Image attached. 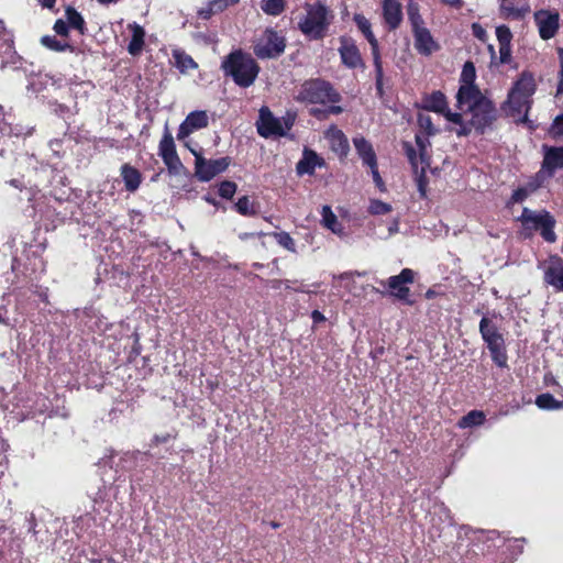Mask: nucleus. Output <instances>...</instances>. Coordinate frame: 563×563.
I'll list each match as a JSON object with an SVG mask.
<instances>
[{
    "label": "nucleus",
    "instance_id": "obj_49",
    "mask_svg": "<svg viewBox=\"0 0 563 563\" xmlns=\"http://www.w3.org/2000/svg\"><path fill=\"white\" fill-rule=\"evenodd\" d=\"M236 191V185L233 181H223L219 187V195L222 198L230 199Z\"/></svg>",
    "mask_w": 563,
    "mask_h": 563
},
{
    "label": "nucleus",
    "instance_id": "obj_15",
    "mask_svg": "<svg viewBox=\"0 0 563 563\" xmlns=\"http://www.w3.org/2000/svg\"><path fill=\"white\" fill-rule=\"evenodd\" d=\"M413 279L415 272L410 268H404L398 275L390 276L386 282H380V284L389 288L390 295L406 300L410 292L408 284H412Z\"/></svg>",
    "mask_w": 563,
    "mask_h": 563
},
{
    "label": "nucleus",
    "instance_id": "obj_17",
    "mask_svg": "<svg viewBox=\"0 0 563 563\" xmlns=\"http://www.w3.org/2000/svg\"><path fill=\"white\" fill-rule=\"evenodd\" d=\"M159 155L170 173H178L183 164L176 153L173 136L166 133L159 142Z\"/></svg>",
    "mask_w": 563,
    "mask_h": 563
},
{
    "label": "nucleus",
    "instance_id": "obj_53",
    "mask_svg": "<svg viewBox=\"0 0 563 563\" xmlns=\"http://www.w3.org/2000/svg\"><path fill=\"white\" fill-rule=\"evenodd\" d=\"M373 176V180L375 185L379 188L380 191L385 190V184L379 175L377 163H375L373 166H368Z\"/></svg>",
    "mask_w": 563,
    "mask_h": 563
},
{
    "label": "nucleus",
    "instance_id": "obj_34",
    "mask_svg": "<svg viewBox=\"0 0 563 563\" xmlns=\"http://www.w3.org/2000/svg\"><path fill=\"white\" fill-rule=\"evenodd\" d=\"M65 21L68 23L69 27L78 31L80 35H82L86 31V23L84 18L79 12H77L73 7H67L65 10Z\"/></svg>",
    "mask_w": 563,
    "mask_h": 563
},
{
    "label": "nucleus",
    "instance_id": "obj_4",
    "mask_svg": "<svg viewBox=\"0 0 563 563\" xmlns=\"http://www.w3.org/2000/svg\"><path fill=\"white\" fill-rule=\"evenodd\" d=\"M422 108L428 111H433L443 114L444 118L456 125L452 129L459 136H465L470 134V126L463 123L462 113L452 112L448 108L445 96L441 91H433L427 95L422 99Z\"/></svg>",
    "mask_w": 563,
    "mask_h": 563
},
{
    "label": "nucleus",
    "instance_id": "obj_58",
    "mask_svg": "<svg viewBox=\"0 0 563 563\" xmlns=\"http://www.w3.org/2000/svg\"><path fill=\"white\" fill-rule=\"evenodd\" d=\"M218 11L213 10V7L211 4V1H209L207 8H202L199 10L198 14L201 19H209L213 13H217Z\"/></svg>",
    "mask_w": 563,
    "mask_h": 563
},
{
    "label": "nucleus",
    "instance_id": "obj_22",
    "mask_svg": "<svg viewBox=\"0 0 563 563\" xmlns=\"http://www.w3.org/2000/svg\"><path fill=\"white\" fill-rule=\"evenodd\" d=\"M325 165V161L318 155L314 151L305 148L301 159L296 165V172L299 176L312 175L316 168H321Z\"/></svg>",
    "mask_w": 563,
    "mask_h": 563
},
{
    "label": "nucleus",
    "instance_id": "obj_28",
    "mask_svg": "<svg viewBox=\"0 0 563 563\" xmlns=\"http://www.w3.org/2000/svg\"><path fill=\"white\" fill-rule=\"evenodd\" d=\"M321 224L338 236L344 235V228L333 213L330 206H323L321 210Z\"/></svg>",
    "mask_w": 563,
    "mask_h": 563
},
{
    "label": "nucleus",
    "instance_id": "obj_41",
    "mask_svg": "<svg viewBox=\"0 0 563 563\" xmlns=\"http://www.w3.org/2000/svg\"><path fill=\"white\" fill-rule=\"evenodd\" d=\"M235 209L242 216H254L256 213L255 206L247 196L239 198Z\"/></svg>",
    "mask_w": 563,
    "mask_h": 563
},
{
    "label": "nucleus",
    "instance_id": "obj_46",
    "mask_svg": "<svg viewBox=\"0 0 563 563\" xmlns=\"http://www.w3.org/2000/svg\"><path fill=\"white\" fill-rule=\"evenodd\" d=\"M475 80V67L472 63H465L462 75H461V85H474Z\"/></svg>",
    "mask_w": 563,
    "mask_h": 563
},
{
    "label": "nucleus",
    "instance_id": "obj_9",
    "mask_svg": "<svg viewBox=\"0 0 563 563\" xmlns=\"http://www.w3.org/2000/svg\"><path fill=\"white\" fill-rule=\"evenodd\" d=\"M190 152L195 156V175L200 181L211 180L214 176L224 172L230 165L229 157L208 161L194 148H190Z\"/></svg>",
    "mask_w": 563,
    "mask_h": 563
},
{
    "label": "nucleus",
    "instance_id": "obj_16",
    "mask_svg": "<svg viewBox=\"0 0 563 563\" xmlns=\"http://www.w3.org/2000/svg\"><path fill=\"white\" fill-rule=\"evenodd\" d=\"M339 54L342 64L351 69L364 68V62L361 52L352 37L341 36Z\"/></svg>",
    "mask_w": 563,
    "mask_h": 563
},
{
    "label": "nucleus",
    "instance_id": "obj_6",
    "mask_svg": "<svg viewBox=\"0 0 563 563\" xmlns=\"http://www.w3.org/2000/svg\"><path fill=\"white\" fill-rule=\"evenodd\" d=\"M295 114L287 113L285 117L277 118L272 111L263 107L260 110V117L256 122L257 132L263 137L284 136L292 128Z\"/></svg>",
    "mask_w": 563,
    "mask_h": 563
},
{
    "label": "nucleus",
    "instance_id": "obj_60",
    "mask_svg": "<svg viewBox=\"0 0 563 563\" xmlns=\"http://www.w3.org/2000/svg\"><path fill=\"white\" fill-rule=\"evenodd\" d=\"M440 1L443 4H446V5H450V7H454L456 9H460L463 5V0H440Z\"/></svg>",
    "mask_w": 563,
    "mask_h": 563
},
{
    "label": "nucleus",
    "instance_id": "obj_8",
    "mask_svg": "<svg viewBox=\"0 0 563 563\" xmlns=\"http://www.w3.org/2000/svg\"><path fill=\"white\" fill-rule=\"evenodd\" d=\"M284 36L276 31L267 29L255 42L254 54L261 59L276 58L285 51Z\"/></svg>",
    "mask_w": 563,
    "mask_h": 563
},
{
    "label": "nucleus",
    "instance_id": "obj_36",
    "mask_svg": "<svg viewBox=\"0 0 563 563\" xmlns=\"http://www.w3.org/2000/svg\"><path fill=\"white\" fill-rule=\"evenodd\" d=\"M41 43L43 46L54 52L73 51L71 45L66 38H56V36L53 35L43 36Z\"/></svg>",
    "mask_w": 563,
    "mask_h": 563
},
{
    "label": "nucleus",
    "instance_id": "obj_14",
    "mask_svg": "<svg viewBox=\"0 0 563 563\" xmlns=\"http://www.w3.org/2000/svg\"><path fill=\"white\" fill-rule=\"evenodd\" d=\"M20 60V56L13 48L12 36L0 20V68H18L21 64Z\"/></svg>",
    "mask_w": 563,
    "mask_h": 563
},
{
    "label": "nucleus",
    "instance_id": "obj_63",
    "mask_svg": "<svg viewBox=\"0 0 563 563\" xmlns=\"http://www.w3.org/2000/svg\"><path fill=\"white\" fill-rule=\"evenodd\" d=\"M37 1L40 2V4L43 8H46V9H49V10L54 9L55 2H56V0H37Z\"/></svg>",
    "mask_w": 563,
    "mask_h": 563
},
{
    "label": "nucleus",
    "instance_id": "obj_61",
    "mask_svg": "<svg viewBox=\"0 0 563 563\" xmlns=\"http://www.w3.org/2000/svg\"><path fill=\"white\" fill-rule=\"evenodd\" d=\"M60 146H62V143H60V141H59V140H52V141L49 142V147H51V150H52L56 155H58V154H59V148H60Z\"/></svg>",
    "mask_w": 563,
    "mask_h": 563
},
{
    "label": "nucleus",
    "instance_id": "obj_35",
    "mask_svg": "<svg viewBox=\"0 0 563 563\" xmlns=\"http://www.w3.org/2000/svg\"><path fill=\"white\" fill-rule=\"evenodd\" d=\"M173 57L175 59V66L180 70V73H187L188 70L196 69L198 67L192 57L184 51L175 49L173 52Z\"/></svg>",
    "mask_w": 563,
    "mask_h": 563
},
{
    "label": "nucleus",
    "instance_id": "obj_23",
    "mask_svg": "<svg viewBox=\"0 0 563 563\" xmlns=\"http://www.w3.org/2000/svg\"><path fill=\"white\" fill-rule=\"evenodd\" d=\"M413 38L415 47L421 55L428 56L439 49L438 43L433 40L427 27L413 32Z\"/></svg>",
    "mask_w": 563,
    "mask_h": 563
},
{
    "label": "nucleus",
    "instance_id": "obj_27",
    "mask_svg": "<svg viewBox=\"0 0 563 563\" xmlns=\"http://www.w3.org/2000/svg\"><path fill=\"white\" fill-rule=\"evenodd\" d=\"M364 36L368 41L371 48H372V55L375 66V73H376V88L378 90H382L383 86V65L380 60V54L378 48V41L375 37L374 33L372 32V29L369 27L368 31L363 32Z\"/></svg>",
    "mask_w": 563,
    "mask_h": 563
},
{
    "label": "nucleus",
    "instance_id": "obj_1",
    "mask_svg": "<svg viewBox=\"0 0 563 563\" xmlns=\"http://www.w3.org/2000/svg\"><path fill=\"white\" fill-rule=\"evenodd\" d=\"M333 14L331 10L321 2L307 3L305 13L298 18L299 31L310 40H321L329 31Z\"/></svg>",
    "mask_w": 563,
    "mask_h": 563
},
{
    "label": "nucleus",
    "instance_id": "obj_12",
    "mask_svg": "<svg viewBox=\"0 0 563 563\" xmlns=\"http://www.w3.org/2000/svg\"><path fill=\"white\" fill-rule=\"evenodd\" d=\"M21 163L27 165L29 174H27V184L31 186L30 188H25V196L29 201L35 199V196L38 194V190L33 191V187H40L44 184L45 179H42L43 174H47L48 166L44 164H40L37 159L33 156H24L21 158Z\"/></svg>",
    "mask_w": 563,
    "mask_h": 563
},
{
    "label": "nucleus",
    "instance_id": "obj_7",
    "mask_svg": "<svg viewBox=\"0 0 563 563\" xmlns=\"http://www.w3.org/2000/svg\"><path fill=\"white\" fill-rule=\"evenodd\" d=\"M297 100L313 104H325L336 102L339 95L333 90L330 84L317 79L307 81L301 86Z\"/></svg>",
    "mask_w": 563,
    "mask_h": 563
},
{
    "label": "nucleus",
    "instance_id": "obj_5",
    "mask_svg": "<svg viewBox=\"0 0 563 563\" xmlns=\"http://www.w3.org/2000/svg\"><path fill=\"white\" fill-rule=\"evenodd\" d=\"M479 332L494 363L499 367H505L507 365L505 340L497 325L487 317H483L479 322Z\"/></svg>",
    "mask_w": 563,
    "mask_h": 563
},
{
    "label": "nucleus",
    "instance_id": "obj_25",
    "mask_svg": "<svg viewBox=\"0 0 563 563\" xmlns=\"http://www.w3.org/2000/svg\"><path fill=\"white\" fill-rule=\"evenodd\" d=\"M353 145L358 157L362 159L365 166H373L375 163H377L373 145L364 136H355L353 139Z\"/></svg>",
    "mask_w": 563,
    "mask_h": 563
},
{
    "label": "nucleus",
    "instance_id": "obj_62",
    "mask_svg": "<svg viewBox=\"0 0 563 563\" xmlns=\"http://www.w3.org/2000/svg\"><path fill=\"white\" fill-rule=\"evenodd\" d=\"M311 318H312L313 322H322L325 320L324 316L318 310L312 311Z\"/></svg>",
    "mask_w": 563,
    "mask_h": 563
},
{
    "label": "nucleus",
    "instance_id": "obj_18",
    "mask_svg": "<svg viewBox=\"0 0 563 563\" xmlns=\"http://www.w3.org/2000/svg\"><path fill=\"white\" fill-rule=\"evenodd\" d=\"M556 169H563V147L544 145L540 174L552 177Z\"/></svg>",
    "mask_w": 563,
    "mask_h": 563
},
{
    "label": "nucleus",
    "instance_id": "obj_47",
    "mask_svg": "<svg viewBox=\"0 0 563 563\" xmlns=\"http://www.w3.org/2000/svg\"><path fill=\"white\" fill-rule=\"evenodd\" d=\"M418 124L427 135H433L437 132L430 115L419 114Z\"/></svg>",
    "mask_w": 563,
    "mask_h": 563
},
{
    "label": "nucleus",
    "instance_id": "obj_38",
    "mask_svg": "<svg viewBox=\"0 0 563 563\" xmlns=\"http://www.w3.org/2000/svg\"><path fill=\"white\" fill-rule=\"evenodd\" d=\"M536 405L544 410H558L563 408V402L556 400L551 394H541L536 399Z\"/></svg>",
    "mask_w": 563,
    "mask_h": 563
},
{
    "label": "nucleus",
    "instance_id": "obj_43",
    "mask_svg": "<svg viewBox=\"0 0 563 563\" xmlns=\"http://www.w3.org/2000/svg\"><path fill=\"white\" fill-rule=\"evenodd\" d=\"M393 210L391 205L377 199H372L368 206V212L373 216L387 214Z\"/></svg>",
    "mask_w": 563,
    "mask_h": 563
},
{
    "label": "nucleus",
    "instance_id": "obj_21",
    "mask_svg": "<svg viewBox=\"0 0 563 563\" xmlns=\"http://www.w3.org/2000/svg\"><path fill=\"white\" fill-rule=\"evenodd\" d=\"M324 137L330 148L340 157H345L350 151L347 137L335 125H331L325 132Z\"/></svg>",
    "mask_w": 563,
    "mask_h": 563
},
{
    "label": "nucleus",
    "instance_id": "obj_30",
    "mask_svg": "<svg viewBox=\"0 0 563 563\" xmlns=\"http://www.w3.org/2000/svg\"><path fill=\"white\" fill-rule=\"evenodd\" d=\"M511 91L530 98L536 91L534 77L529 71H523L515 82Z\"/></svg>",
    "mask_w": 563,
    "mask_h": 563
},
{
    "label": "nucleus",
    "instance_id": "obj_59",
    "mask_svg": "<svg viewBox=\"0 0 563 563\" xmlns=\"http://www.w3.org/2000/svg\"><path fill=\"white\" fill-rule=\"evenodd\" d=\"M563 93V65H560V71H559V82L556 88V95Z\"/></svg>",
    "mask_w": 563,
    "mask_h": 563
},
{
    "label": "nucleus",
    "instance_id": "obj_33",
    "mask_svg": "<svg viewBox=\"0 0 563 563\" xmlns=\"http://www.w3.org/2000/svg\"><path fill=\"white\" fill-rule=\"evenodd\" d=\"M429 136L430 135L427 134L424 136L419 134L416 135V144L419 151V157L421 163V176L426 174L427 167L430 166V157L428 154V147L430 146Z\"/></svg>",
    "mask_w": 563,
    "mask_h": 563
},
{
    "label": "nucleus",
    "instance_id": "obj_24",
    "mask_svg": "<svg viewBox=\"0 0 563 563\" xmlns=\"http://www.w3.org/2000/svg\"><path fill=\"white\" fill-rule=\"evenodd\" d=\"M383 16L385 23L390 30H395L399 26L402 20V11L401 4L398 2V0H384Z\"/></svg>",
    "mask_w": 563,
    "mask_h": 563
},
{
    "label": "nucleus",
    "instance_id": "obj_56",
    "mask_svg": "<svg viewBox=\"0 0 563 563\" xmlns=\"http://www.w3.org/2000/svg\"><path fill=\"white\" fill-rule=\"evenodd\" d=\"M210 1L213 7V10L221 12L229 5L236 3L239 0H210Z\"/></svg>",
    "mask_w": 563,
    "mask_h": 563
},
{
    "label": "nucleus",
    "instance_id": "obj_26",
    "mask_svg": "<svg viewBox=\"0 0 563 563\" xmlns=\"http://www.w3.org/2000/svg\"><path fill=\"white\" fill-rule=\"evenodd\" d=\"M509 114L514 118L526 115L530 107V98L509 91L506 102Z\"/></svg>",
    "mask_w": 563,
    "mask_h": 563
},
{
    "label": "nucleus",
    "instance_id": "obj_39",
    "mask_svg": "<svg viewBox=\"0 0 563 563\" xmlns=\"http://www.w3.org/2000/svg\"><path fill=\"white\" fill-rule=\"evenodd\" d=\"M275 241L284 249L291 253H296V243L294 239L290 236L289 233L280 231V232H273L271 234Z\"/></svg>",
    "mask_w": 563,
    "mask_h": 563
},
{
    "label": "nucleus",
    "instance_id": "obj_13",
    "mask_svg": "<svg viewBox=\"0 0 563 563\" xmlns=\"http://www.w3.org/2000/svg\"><path fill=\"white\" fill-rule=\"evenodd\" d=\"M533 18L542 40L547 41L555 36L560 27V14L556 11L538 10Z\"/></svg>",
    "mask_w": 563,
    "mask_h": 563
},
{
    "label": "nucleus",
    "instance_id": "obj_32",
    "mask_svg": "<svg viewBox=\"0 0 563 563\" xmlns=\"http://www.w3.org/2000/svg\"><path fill=\"white\" fill-rule=\"evenodd\" d=\"M132 30V38L129 43L128 51L131 55H137L144 45L145 32L143 27L136 23L130 24Z\"/></svg>",
    "mask_w": 563,
    "mask_h": 563
},
{
    "label": "nucleus",
    "instance_id": "obj_19",
    "mask_svg": "<svg viewBox=\"0 0 563 563\" xmlns=\"http://www.w3.org/2000/svg\"><path fill=\"white\" fill-rule=\"evenodd\" d=\"M208 125V115L206 111H192L190 112L184 122L179 125L177 139L179 141L185 140L192 132L206 128Z\"/></svg>",
    "mask_w": 563,
    "mask_h": 563
},
{
    "label": "nucleus",
    "instance_id": "obj_55",
    "mask_svg": "<svg viewBox=\"0 0 563 563\" xmlns=\"http://www.w3.org/2000/svg\"><path fill=\"white\" fill-rule=\"evenodd\" d=\"M499 59L501 64H507L511 60V45L499 46Z\"/></svg>",
    "mask_w": 563,
    "mask_h": 563
},
{
    "label": "nucleus",
    "instance_id": "obj_31",
    "mask_svg": "<svg viewBox=\"0 0 563 563\" xmlns=\"http://www.w3.org/2000/svg\"><path fill=\"white\" fill-rule=\"evenodd\" d=\"M121 176L128 191L134 192L141 185V173L129 164L121 167Z\"/></svg>",
    "mask_w": 563,
    "mask_h": 563
},
{
    "label": "nucleus",
    "instance_id": "obj_2",
    "mask_svg": "<svg viewBox=\"0 0 563 563\" xmlns=\"http://www.w3.org/2000/svg\"><path fill=\"white\" fill-rule=\"evenodd\" d=\"M225 76L232 77L233 81L243 88H247L256 80L260 66L255 59L242 51H234L229 54L221 64Z\"/></svg>",
    "mask_w": 563,
    "mask_h": 563
},
{
    "label": "nucleus",
    "instance_id": "obj_50",
    "mask_svg": "<svg viewBox=\"0 0 563 563\" xmlns=\"http://www.w3.org/2000/svg\"><path fill=\"white\" fill-rule=\"evenodd\" d=\"M54 31L57 35L62 36V38H66L68 36L69 25L65 21V19H58L54 24Z\"/></svg>",
    "mask_w": 563,
    "mask_h": 563
},
{
    "label": "nucleus",
    "instance_id": "obj_10",
    "mask_svg": "<svg viewBox=\"0 0 563 563\" xmlns=\"http://www.w3.org/2000/svg\"><path fill=\"white\" fill-rule=\"evenodd\" d=\"M467 114H471L470 120H464L463 123L470 126V132L472 128L484 132V130L489 126L496 118V111L490 100L486 99L482 101L473 111H470Z\"/></svg>",
    "mask_w": 563,
    "mask_h": 563
},
{
    "label": "nucleus",
    "instance_id": "obj_29",
    "mask_svg": "<svg viewBox=\"0 0 563 563\" xmlns=\"http://www.w3.org/2000/svg\"><path fill=\"white\" fill-rule=\"evenodd\" d=\"M404 148H405L406 155L412 166V169L418 178L419 191L421 192L422 196H424V188H423L424 175L421 176V163H420L419 152L417 153L416 148L408 142L404 143Z\"/></svg>",
    "mask_w": 563,
    "mask_h": 563
},
{
    "label": "nucleus",
    "instance_id": "obj_52",
    "mask_svg": "<svg viewBox=\"0 0 563 563\" xmlns=\"http://www.w3.org/2000/svg\"><path fill=\"white\" fill-rule=\"evenodd\" d=\"M473 35L482 42H486L488 38L486 30L479 23L472 24Z\"/></svg>",
    "mask_w": 563,
    "mask_h": 563
},
{
    "label": "nucleus",
    "instance_id": "obj_57",
    "mask_svg": "<svg viewBox=\"0 0 563 563\" xmlns=\"http://www.w3.org/2000/svg\"><path fill=\"white\" fill-rule=\"evenodd\" d=\"M9 133L10 134H14L16 136H20V135H29L31 134L32 132V129H24L20 125H15L14 128L13 126H9Z\"/></svg>",
    "mask_w": 563,
    "mask_h": 563
},
{
    "label": "nucleus",
    "instance_id": "obj_48",
    "mask_svg": "<svg viewBox=\"0 0 563 563\" xmlns=\"http://www.w3.org/2000/svg\"><path fill=\"white\" fill-rule=\"evenodd\" d=\"M500 15L504 19H519L520 12L517 11V7H515L511 2H505L500 4Z\"/></svg>",
    "mask_w": 563,
    "mask_h": 563
},
{
    "label": "nucleus",
    "instance_id": "obj_20",
    "mask_svg": "<svg viewBox=\"0 0 563 563\" xmlns=\"http://www.w3.org/2000/svg\"><path fill=\"white\" fill-rule=\"evenodd\" d=\"M544 282L563 291V261L558 256H551L544 267Z\"/></svg>",
    "mask_w": 563,
    "mask_h": 563
},
{
    "label": "nucleus",
    "instance_id": "obj_3",
    "mask_svg": "<svg viewBox=\"0 0 563 563\" xmlns=\"http://www.w3.org/2000/svg\"><path fill=\"white\" fill-rule=\"evenodd\" d=\"M525 230L539 231L547 242H554L556 235L554 233L555 219L545 210L533 211L527 207L523 208L521 216L518 218Z\"/></svg>",
    "mask_w": 563,
    "mask_h": 563
},
{
    "label": "nucleus",
    "instance_id": "obj_64",
    "mask_svg": "<svg viewBox=\"0 0 563 563\" xmlns=\"http://www.w3.org/2000/svg\"><path fill=\"white\" fill-rule=\"evenodd\" d=\"M327 112L328 113H331V114H339L342 112V108L340 106H330L328 109H327Z\"/></svg>",
    "mask_w": 563,
    "mask_h": 563
},
{
    "label": "nucleus",
    "instance_id": "obj_54",
    "mask_svg": "<svg viewBox=\"0 0 563 563\" xmlns=\"http://www.w3.org/2000/svg\"><path fill=\"white\" fill-rule=\"evenodd\" d=\"M354 22L362 33L368 31V29L371 27L369 21L362 14H355Z\"/></svg>",
    "mask_w": 563,
    "mask_h": 563
},
{
    "label": "nucleus",
    "instance_id": "obj_37",
    "mask_svg": "<svg viewBox=\"0 0 563 563\" xmlns=\"http://www.w3.org/2000/svg\"><path fill=\"white\" fill-rule=\"evenodd\" d=\"M485 421V413L479 410H472L457 422L462 429L472 428L483 424Z\"/></svg>",
    "mask_w": 563,
    "mask_h": 563
},
{
    "label": "nucleus",
    "instance_id": "obj_51",
    "mask_svg": "<svg viewBox=\"0 0 563 563\" xmlns=\"http://www.w3.org/2000/svg\"><path fill=\"white\" fill-rule=\"evenodd\" d=\"M550 132L553 136L563 135V114L558 115L553 121Z\"/></svg>",
    "mask_w": 563,
    "mask_h": 563
},
{
    "label": "nucleus",
    "instance_id": "obj_45",
    "mask_svg": "<svg viewBox=\"0 0 563 563\" xmlns=\"http://www.w3.org/2000/svg\"><path fill=\"white\" fill-rule=\"evenodd\" d=\"M538 185H531L528 187H521L514 191L510 198L511 203H518L526 200L529 195L537 189Z\"/></svg>",
    "mask_w": 563,
    "mask_h": 563
},
{
    "label": "nucleus",
    "instance_id": "obj_11",
    "mask_svg": "<svg viewBox=\"0 0 563 563\" xmlns=\"http://www.w3.org/2000/svg\"><path fill=\"white\" fill-rule=\"evenodd\" d=\"M487 98L475 85H461L456 93V107L462 117L473 111L482 101Z\"/></svg>",
    "mask_w": 563,
    "mask_h": 563
},
{
    "label": "nucleus",
    "instance_id": "obj_40",
    "mask_svg": "<svg viewBox=\"0 0 563 563\" xmlns=\"http://www.w3.org/2000/svg\"><path fill=\"white\" fill-rule=\"evenodd\" d=\"M262 10L269 15H279L285 9V0H262Z\"/></svg>",
    "mask_w": 563,
    "mask_h": 563
},
{
    "label": "nucleus",
    "instance_id": "obj_42",
    "mask_svg": "<svg viewBox=\"0 0 563 563\" xmlns=\"http://www.w3.org/2000/svg\"><path fill=\"white\" fill-rule=\"evenodd\" d=\"M408 18L412 26V33L419 29H426L423 19L419 14L418 8L415 4L408 7Z\"/></svg>",
    "mask_w": 563,
    "mask_h": 563
},
{
    "label": "nucleus",
    "instance_id": "obj_44",
    "mask_svg": "<svg viewBox=\"0 0 563 563\" xmlns=\"http://www.w3.org/2000/svg\"><path fill=\"white\" fill-rule=\"evenodd\" d=\"M496 36L499 42V46L511 45L512 33L506 25H499L496 27Z\"/></svg>",
    "mask_w": 563,
    "mask_h": 563
}]
</instances>
